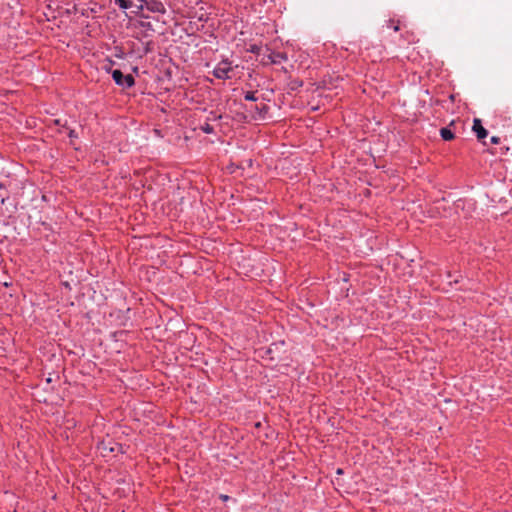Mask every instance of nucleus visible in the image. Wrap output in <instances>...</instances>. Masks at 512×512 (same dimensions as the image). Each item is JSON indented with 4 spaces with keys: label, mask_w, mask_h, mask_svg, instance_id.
<instances>
[{
    "label": "nucleus",
    "mask_w": 512,
    "mask_h": 512,
    "mask_svg": "<svg viewBox=\"0 0 512 512\" xmlns=\"http://www.w3.org/2000/svg\"><path fill=\"white\" fill-rule=\"evenodd\" d=\"M440 135L445 141L454 139V133L447 127H444L440 130Z\"/></svg>",
    "instance_id": "obj_7"
},
{
    "label": "nucleus",
    "mask_w": 512,
    "mask_h": 512,
    "mask_svg": "<svg viewBox=\"0 0 512 512\" xmlns=\"http://www.w3.org/2000/svg\"><path fill=\"white\" fill-rule=\"evenodd\" d=\"M146 5V8L151 12L162 13L166 12L164 4L160 0H141Z\"/></svg>",
    "instance_id": "obj_3"
},
{
    "label": "nucleus",
    "mask_w": 512,
    "mask_h": 512,
    "mask_svg": "<svg viewBox=\"0 0 512 512\" xmlns=\"http://www.w3.org/2000/svg\"><path fill=\"white\" fill-rule=\"evenodd\" d=\"M260 426H261V423H260V422H257V423L255 424V427H256V428H259Z\"/></svg>",
    "instance_id": "obj_17"
},
{
    "label": "nucleus",
    "mask_w": 512,
    "mask_h": 512,
    "mask_svg": "<svg viewBox=\"0 0 512 512\" xmlns=\"http://www.w3.org/2000/svg\"><path fill=\"white\" fill-rule=\"evenodd\" d=\"M237 273H238V274H241V273H242V271L238 270V271H237ZM243 274H245V275H246V274H247V272H243Z\"/></svg>",
    "instance_id": "obj_18"
},
{
    "label": "nucleus",
    "mask_w": 512,
    "mask_h": 512,
    "mask_svg": "<svg viewBox=\"0 0 512 512\" xmlns=\"http://www.w3.org/2000/svg\"><path fill=\"white\" fill-rule=\"evenodd\" d=\"M268 354H271L272 353V348H269L268 351H267Z\"/></svg>",
    "instance_id": "obj_19"
},
{
    "label": "nucleus",
    "mask_w": 512,
    "mask_h": 512,
    "mask_svg": "<svg viewBox=\"0 0 512 512\" xmlns=\"http://www.w3.org/2000/svg\"><path fill=\"white\" fill-rule=\"evenodd\" d=\"M491 143H493V144L500 143V138L498 136H492L491 137Z\"/></svg>",
    "instance_id": "obj_13"
},
{
    "label": "nucleus",
    "mask_w": 512,
    "mask_h": 512,
    "mask_svg": "<svg viewBox=\"0 0 512 512\" xmlns=\"http://www.w3.org/2000/svg\"><path fill=\"white\" fill-rule=\"evenodd\" d=\"M472 129L476 133L477 138L479 140H482V139L486 138L487 135H488L487 130L482 126V122L478 118L474 119Z\"/></svg>",
    "instance_id": "obj_4"
},
{
    "label": "nucleus",
    "mask_w": 512,
    "mask_h": 512,
    "mask_svg": "<svg viewBox=\"0 0 512 512\" xmlns=\"http://www.w3.org/2000/svg\"><path fill=\"white\" fill-rule=\"evenodd\" d=\"M233 71L231 63L227 60L221 61L214 69L213 74L218 79L231 78L230 73Z\"/></svg>",
    "instance_id": "obj_1"
},
{
    "label": "nucleus",
    "mask_w": 512,
    "mask_h": 512,
    "mask_svg": "<svg viewBox=\"0 0 512 512\" xmlns=\"http://www.w3.org/2000/svg\"><path fill=\"white\" fill-rule=\"evenodd\" d=\"M124 75L120 70H114L112 72V78L118 85H124Z\"/></svg>",
    "instance_id": "obj_6"
},
{
    "label": "nucleus",
    "mask_w": 512,
    "mask_h": 512,
    "mask_svg": "<svg viewBox=\"0 0 512 512\" xmlns=\"http://www.w3.org/2000/svg\"><path fill=\"white\" fill-rule=\"evenodd\" d=\"M134 83L135 81L132 75L129 74L124 77V85H126L127 87H132Z\"/></svg>",
    "instance_id": "obj_9"
},
{
    "label": "nucleus",
    "mask_w": 512,
    "mask_h": 512,
    "mask_svg": "<svg viewBox=\"0 0 512 512\" xmlns=\"http://www.w3.org/2000/svg\"><path fill=\"white\" fill-rule=\"evenodd\" d=\"M98 448L101 450L102 453H105L107 451L110 453H116V452L124 453L122 444L113 442L112 440H109L108 442L102 441L99 444Z\"/></svg>",
    "instance_id": "obj_2"
},
{
    "label": "nucleus",
    "mask_w": 512,
    "mask_h": 512,
    "mask_svg": "<svg viewBox=\"0 0 512 512\" xmlns=\"http://www.w3.org/2000/svg\"><path fill=\"white\" fill-rule=\"evenodd\" d=\"M202 130L205 132V133H212L213 132V127L209 124H205L203 127H202Z\"/></svg>",
    "instance_id": "obj_11"
},
{
    "label": "nucleus",
    "mask_w": 512,
    "mask_h": 512,
    "mask_svg": "<svg viewBox=\"0 0 512 512\" xmlns=\"http://www.w3.org/2000/svg\"><path fill=\"white\" fill-rule=\"evenodd\" d=\"M250 51H251L252 53L259 54V52H260V47H258L257 45H251V47H250Z\"/></svg>",
    "instance_id": "obj_12"
},
{
    "label": "nucleus",
    "mask_w": 512,
    "mask_h": 512,
    "mask_svg": "<svg viewBox=\"0 0 512 512\" xmlns=\"http://www.w3.org/2000/svg\"><path fill=\"white\" fill-rule=\"evenodd\" d=\"M115 2L119 5V7L123 9H128L133 7V3L131 0H115Z\"/></svg>",
    "instance_id": "obj_8"
},
{
    "label": "nucleus",
    "mask_w": 512,
    "mask_h": 512,
    "mask_svg": "<svg viewBox=\"0 0 512 512\" xmlns=\"http://www.w3.org/2000/svg\"><path fill=\"white\" fill-rule=\"evenodd\" d=\"M69 137H70V138H77V137H78V135H77V133L75 132V130L71 129V130L69 131Z\"/></svg>",
    "instance_id": "obj_14"
},
{
    "label": "nucleus",
    "mask_w": 512,
    "mask_h": 512,
    "mask_svg": "<svg viewBox=\"0 0 512 512\" xmlns=\"http://www.w3.org/2000/svg\"><path fill=\"white\" fill-rule=\"evenodd\" d=\"M287 59L286 55L283 54V53H273L271 55H269V60L271 63H274V64H278V63H281L282 61H285Z\"/></svg>",
    "instance_id": "obj_5"
},
{
    "label": "nucleus",
    "mask_w": 512,
    "mask_h": 512,
    "mask_svg": "<svg viewBox=\"0 0 512 512\" xmlns=\"http://www.w3.org/2000/svg\"><path fill=\"white\" fill-rule=\"evenodd\" d=\"M337 473L341 474L342 473V469H338Z\"/></svg>",
    "instance_id": "obj_20"
},
{
    "label": "nucleus",
    "mask_w": 512,
    "mask_h": 512,
    "mask_svg": "<svg viewBox=\"0 0 512 512\" xmlns=\"http://www.w3.org/2000/svg\"><path fill=\"white\" fill-rule=\"evenodd\" d=\"M393 29H394V31H398V30H399V26H398V25H395V26L393 27Z\"/></svg>",
    "instance_id": "obj_16"
},
{
    "label": "nucleus",
    "mask_w": 512,
    "mask_h": 512,
    "mask_svg": "<svg viewBox=\"0 0 512 512\" xmlns=\"http://www.w3.org/2000/svg\"><path fill=\"white\" fill-rule=\"evenodd\" d=\"M62 284H63L66 288L71 289V283H70V282H68V281H63V282H62Z\"/></svg>",
    "instance_id": "obj_15"
},
{
    "label": "nucleus",
    "mask_w": 512,
    "mask_h": 512,
    "mask_svg": "<svg viewBox=\"0 0 512 512\" xmlns=\"http://www.w3.org/2000/svg\"><path fill=\"white\" fill-rule=\"evenodd\" d=\"M245 100L247 101H256L257 98L255 97L254 92H247L245 95Z\"/></svg>",
    "instance_id": "obj_10"
}]
</instances>
